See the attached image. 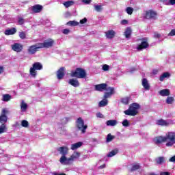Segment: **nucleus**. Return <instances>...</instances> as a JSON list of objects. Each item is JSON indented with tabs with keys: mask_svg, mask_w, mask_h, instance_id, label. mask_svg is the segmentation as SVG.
Here are the masks:
<instances>
[{
	"mask_svg": "<svg viewBox=\"0 0 175 175\" xmlns=\"http://www.w3.org/2000/svg\"><path fill=\"white\" fill-rule=\"evenodd\" d=\"M159 94L161 96H169L170 95V90L169 89H163L160 90Z\"/></svg>",
	"mask_w": 175,
	"mask_h": 175,
	"instance_id": "aec40b11",
	"label": "nucleus"
},
{
	"mask_svg": "<svg viewBox=\"0 0 175 175\" xmlns=\"http://www.w3.org/2000/svg\"><path fill=\"white\" fill-rule=\"evenodd\" d=\"M154 38H155V39H159V38H161V34L157 31H154Z\"/></svg>",
	"mask_w": 175,
	"mask_h": 175,
	"instance_id": "3c124183",
	"label": "nucleus"
},
{
	"mask_svg": "<svg viewBox=\"0 0 175 175\" xmlns=\"http://www.w3.org/2000/svg\"><path fill=\"white\" fill-rule=\"evenodd\" d=\"M142 85L146 91H149L150 90V84H148V81H147V79L144 78L142 79Z\"/></svg>",
	"mask_w": 175,
	"mask_h": 175,
	"instance_id": "412c9836",
	"label": "nucleus"
},
{
	"mask_svg": "<svg viewBox=\"0 0 175 175\" xmlns=\"http://www.w3.org/2000/svg\"><path fill=\"white\" fill-rule=\"evenodd\" d=\"M126 12L131 16V14L133 13V8H132V7H127L126 9Z\"/></svg>",
	"mask_w": 175,
	"mask_h": 175,
	"instance_id": "c03bdc74",
	"label": "nucleus"
},
{
	"mask_svg": "<svg viewBox=\"0 0 175 175\" xmlns=\"http://www.w3.org/2000/svg\"><path fill=\"white\" fill-rule=\"evenodd\" d=\"M166 143V147H173L175 144V132L168 131L165 136Z\"/></svg>",
	"mask_w": 175,
	"mask_h": 175,
	"instance_id": "7ed1b4c3",
	"label": "nucleus"
},
{
	"mask_svg": "<svg viewBox=\"0 0 175 175\" xmlns=\"http://www.w3.org/2000/svg\"><path fill=\"white\" fill-rule=\"evenodd\" d=\"M132 35V29L131 27H127L124 31V36L126 39H129Z\"/></svg>",
	"mask_w": 175,
	"mask_h": 175,
	"instance_id": "393cba45",
	"label": "nucleus"
},
{
	"mask_svg": "<svg viewBox=\"0 0 175 175\" xmlns=\"http://www.w3.org/2000/svg\"><path fill=\"white\" fill-rule=\"evenodd\" d=\"M107 91H109L108 92L111 93L112 95L114 94V88L113 87H108L106 89Z\"/></svg>",
	"mask_w": 175,
	"mask_h": 175,
	"instance_id": "49530a36",
	"label": "nucleus"
},
{
	"mask_svg": "<svg viewBox=\"0 0 175 175\" xmlns=\"http://www.w3.org/2000/svg\"><path fill=\"white\" fill-rule=\"evenodd\" d=\"M10 99H12V96H10V94H3L1 100H3V102H9Z\"/></svg>",
	"mask_w": 175,
	"mask_h": 175,
	"instance_id": "c756f323",
	"label": "nucleus"
},
{
	"mask_svg": "<svg viewBox=\"0 0 175 175\" xmlns=\"http://www.w3.org/2000/svg\"><path fill=\"white\" fill-rule=\"evenodd\" d=\"M57 151L61 154V155H67L69 149L66 146H62L57 148Z\"/></svg>",
	"mask_w": 175,
	"mask_h": 175,
	"instance_id": "dca6fc26",
	"label": "nucleus"
},
{
	"mask_svg": "<svg viewBox=\"0 0 175 175\" xmlns=\"http://www.w3.org/2000/svg\"><path fill=\"white\" fill-rule=\"evenodd\" d=\"M42 10H43V6L39 4H36L31 8L33 13H40Z\"/></svg>",
	"mask_w": 175,
	"mask_h": 175,
	"instance_id": "4468645a",
	"label": "nucleus"
},
{
	"mask_svg": "<svg viewBox=\"0 0 175 175\" xmlns=\"http://www.w3.org/2000/svg\"><path fill=\"white\" fill-rule=\"evenodd\" d=\"M40 49H49L53 47L54 44V40L50 39L49 41H44L43 43H38Z\"/></svg>",
	"mask_w": 175,
	"mask_h": 175,
	"instance_id": "6e6552de",
	"label": "nucleus"
},
{
	"mask_svg": "<svg viewBox=\"0 0 175 175\" xmlns=\"http://www.w3.org/2000/svg\"><path fill=\"white\" fill-rule=\"evenodd\" d=\"M175 36V29L171 30V31L168 33V36Z\"/></svg>",
	"mask_w": 175,
	"mask_h": 175,
	"instance_id": "603ef678",
	"label": "nucleus"
},
{
	"mask_svg": "<svg viewBox=\"0 0 175 175\" xmlns=\"http://www.w3.org/2000/svg\"><path fill=\"white\" fill-rule=\"evenodd\" d=\"M94 9L96 10V12H100L102 10V5H94Z\"/></svg>",
	"mask_w": 175,
	"mask_h": 175,
	"instance_id": "09e8293b",
	"label": "nucleus"
},
{
	"mask_svg": "<svg viewBox=\"0 0 175 175\" xmlns=\"http://www.w3.org/2000/svg\"><path fill=\"white\" fill-rule=\"evenodd\" d=\"M94 90L95 91H99L100 92L106 91V90H107V83H100L95 85Z\"/></svg>",
	"mask_w": 175,
	"mask_h": 175,
	"instance_id": "9b49d317",
	"label": "nucleus"
},
{
	"mask_svg": "<svg viewBox=\"0 0 175 175\" xmlns=\"http://www.w3.org/2000/svg\"><path fill=\"white\" fill-rule=\"evenodd\" d=\"M17 32V29L14 27H12L10 29H6L4 32L5 35L9 36V35H14Z\"/></svg>",
	"mask_w": 175,
	"mask_h": 175,
	"instance_id": "6ab92c4d",
	"label": "nucleus"
},
{
	"mask_svg": "<svg viewBox=\"0 0 175 175\" xmlns=\"http://www.w3.org/2000/svg\"><path fill=\"white\" fill-rule=\"evenodd\" d=\"M24 23H25V21L24 20V18L23 17H18V24L19 25H23V24H24Z\"/></svg>",
	"mask_w": 175,
	"mask_h": 175,
	"instance_id": "37998d69",
	"label": "nucleus"
},
{
	"mask_svg": "<svg viewBox=\"0 0 175 175\" xmlns=\"http://www.w3.org/2000/svg\"><path fill=\"white\" fill-rule=\"evenodd\" d=\"M59 162L61 163H65L66 165H69V162H70V160H69V159L66 158V156L62 155L60 157Z\"/></svg>",
	"mask_w": 175,
	"mask_h": 175,
	"instance_id": "5701e85b",
	"label": "nucleus"
},
{
	"mask_svg": "<svg viewBox=\"0 0 175 175\" xmlns=\"http://www.w3.org/2000/svg\"><path fill=\"white\" fill-rule=\"evenodd\" d=\"M122 125H123V126H129V121H128V120L125 119L123 120V122H122Z\"/></svg>",
	"mask_w": 175,
	"mask_h": 175,
	"instance_id": "a18cd8bd",
	"label": "nucleus"
},
{
	"mask_svg": "<svg viewBox=\"0 0 175 175\" xmlns=\"http://www.w3.org/2000/svg\"><path fill=\"white\" fill-rule=\"evenodd\" d=\"M117 154H118V149H115V150L111 151V152L107 155V157H108V158H111V157H114V155H116Z\"/></svg>",
	"mask_w": 175,
	"mask_h": 175,
	"instance_id": "7c9ffc66",
	"label": "nucleus"
},
{
	"mask_svg": "<svg viewBox=\"0 0 175 175\" xmlns=\"http://www.w3.org/2000/svg\"><path fill=\"white\" fill-rule=\"evenodd\" d=\"M11 47L14 51H16V53H21V51H23V44L20 43H14L11 45Z\"/></svg>",
	"mask_w": 175,
	"mask_h": 175,
	"instance_id": "f8f14e48",
	"label": "nucleus"
},
{
	"mask_svg": "<svg viewBox=\"0 0 175 175\" xmlns=\"http://www.w3.org/2000/svg\"><path fill=\"white\" fill-rule=\"evenodd\" d=\"M19 38L22 40L27 39V33L25 31H21L19 33Z\"/></svg>",
	"mask_w": 175,
	"mask_h": 175,
	"instance_id": "79ce46f5",
	"label": "nucleus"
},
{
	"mask_svg": "<svg viewBox=\"0 0 175 175\" xmlns=\"http://www.w3.org/2000/svg\"><path fill=\"white\" fill-rule=\"evenodd\" d=\"M160 175H170V172H162L160 173Z\"/></svg>",
	"mask_w": 175,
	"mask_h": 175,
	"instance_id": "4d7b16f0",
	"label": "nucleus"
},
{
	"mask_svg": "<svg viewBox=\"0 0 175 175\" xmlns=\"http://www.w3.org/2000/svg\"><path fill=\"white\" fill-rule=\"evenodd\" d=\"M169 161H170V162H175V156L171 157V158L169 159Z\"/></svg>",
	"mask_w": 175,
	"mask_h": 175,
	"instance_id": "052dcab7",
	"label": "nucleus"
},
{
	"mask_svg": "<svg viewBox=\"0 0 175 175\" xmlns=\"http://www.w3.org/2000/svg\"><path fill=\"white\" fill-rule=\"evenodd\" d=\"M155 162L157 165H162V163H165V160L163 157H159L155 159Z\"/></svg>",
	"mask_w": 175,
	"mask_h": 175,
	"instance_id": "cd10ccee",
	"label": "nucleus"
},
{
	"mask_svg": "<svg viewBox=\"0 0 175 175\" xmlns=\"http://www.w3.org/2000/svg\"><path fill=\"white\" fill-rule=\"evenodd\" d=\"M76 128H77V130L80 131L81 133L84 134L87 132L88 126L87 124H84V120H83V118H78L76 121Z\"/></svg>",
	"mask_w": 175,
	"mask_h": 175,
	"instance_id": "20e7f679",
	"label": "nucleus"
},
{
	"mask_svg": "<svg viewBox=\"0 0 175 175\" xmlns=\"http://www.w3.org/2000/svg\"><path fill=\"white\" fill-rule=\"evenodd\" d=\"M83 2L86 3V5H90V3H91V0H83Z\"/></svg>",
	"mask_w": 175,
	"mask_h": 175,
	"instance_id": "bf43d9fd",
	"label": "nucleus"
},
{
	"mask_svg": "<svg viewBox=\"0 0 175 175\" xmlns=\"http://www.w3.org/2000/svg\"><path fill=\"white\" fill-rule=\"evenodd\" d=\"M142 42H141L140 44H139L137 47V49L140 51L142 50H144V49H147L148 47H150V44H148V42L147 41H144L146 40L145 38H142Z\"/></svg>",
	"mask_w": 175,
	"mask_h": 175,
	"instance_id": "9d476101",
	"label": "nucleus"
},
{
	"mask_svg": "<svg viewBox=\"0 0 175 175\" xmlns=\"http://www.w3.org/2000/svg\"><path fill=\"white\" fill-rule=\"evenodd\" d=\"M66 69L65 67H61L56 72L57 79L62 80L65 77Z\"/></svg>",
	"mask_w": 175,
	"mask_h": 175,
	"instance_id": "1a4fd4ad",
	"label": "nucleus"
},
{
	"mask_svg": "<svg viewBox=\"0 0 175 175\" xmlns=\"http://www.w3.org/2000/svg\"><path fill=\"white\" fill-rule=\"evenodd\" d=\"M111 95H113V94H111V93L107 92L104 94V98L107 99V98H110V96H111Z\"/></svg>",
	"mask_w": 175,
	"mask_h": 175,
	"instance_id": "de8ad7c7",
	"label": "nucleus"
},
{
	"mask_svg": "<svg viewBox=\"0 0 175 175\" xmlns=\"http://www.w3.org/2000/svg\"><path fill=\"white\" fill-rule=\"evenodd\" d=\"M21 126L23 128H28V126H29V123L28 122V121L23 120L21 121Z\"/></svg>",
	"mask_w": 175,
	"mask_h": 175,
	"instance_id": "4c0bfd02",
	"label": "nucleus"
},
{
	"mask_svg": "<svg viewBox=\"0 0 175 175\" xmlns=\"http://www.w3.org/2000/svg\"><path fill=\"white\" fill-rule=\"evenodd\" d=\"M107 39H113L116 36V31L114 30H108L105 32Z\"/></svg>",
	"mask_w": 175,
	"mask_h": 175,
	"instance_id": "f3484780",
	"label": "nucleus"
},
{
	"mask_svg": "<svg viewBox=\"0 0 175 175\" xmlns=\"http://www.w3.org/2000/svg\"><path fill=\"white\" fill-rule=\"evenodd\" d=\"M106 125L107 126H116L117 125L116 120H109L106 122Z\"/></svg>",
	"mask_w": 175,
	"mask_h": 175,
	"instance_id": "bb28decb",
	"label": "nucleus"
},
{
	"mask_svg": "<svg viewBox=\"0 0 175 175\" xmlns=\"http://www.w3.org/2000/svg\"><path fill=\"white\" fill-rule=\"evenodd\" d=\"M81 146H83V142H77L74 144L71 145V149L75 151V150H77V148H80V147H81Z\"/></svg>",
	"mask_w": 175,
	"mask_h": 175,
	"instance_id": "b1692460",
	"label": "nucleus"
},
{
	"mask_svg": "<svg viewBox=\"0 0 175 175\" xmlns=\"http://www.w3.org/2000/svg\"><path fill=\"white\" fill-rule=\"evenodd\" d=\"M170 5H175V0H170Z\"/></svg>",
	"mask_w": 175,
	"mask_h": 175,
	"instance_id": "e2e57ef3",
	"label": "nucleus"
},
{
	"mask_svg": "<svg viewBox=\"0 0 175 175\" xmlns=\"http://www.w3.org/2000/svg\"><path fill=\"white\" fill-rule=\"evenodd\" d=\"M109 65H107V64H104V65L103 66V70H104L105 72H107V70H109Z\"/></svg>",
	"mask_w": 175,
	"mask_h": 175,
	"instance_id": "8fccbe9b",
	"label": "nucleus"
},
{
	"mask_svg": "<svg viewBox=\"0 0 175 175\" xmlns=\"http://www.w3.org/2000/svg\"><path fill=\"white\" fill-rule=\"evenodd\" d=\"M21 109L22 110V111H25V110H27V109H28V105H27V103H24V101H23L21 104Z\"/></svg>",
	"mask_w": 175,
	"mask_h": 175,
	"instance_id": "72a5a7b5",
	"label": "nucleus"
},
{
	"mask_svg": "<svg viewBox=\"0 0 175 175\" xmlns=\"http://www.w3.org/2000/svg\"><path fill=\"white\" fill-rule=\"evenodd\" d=\"M80 24H85L87 23V18H84L79 21Z\"/></svg>",
	"mask_w": 175,
	"mask_h": 175,
	"instance_id": "5fc2aeb1",
	"label": "nucleus"
},
{
	"mask_svg": "<svg viewBox=\"0 0 175 175\" xmlns=\"http://www.w3.org/2000/svg\"><path fill=\"white\" fill-rule=\"evenodd\" d=\"M122 103H123V105H129V97H125L122 98L121 100Z\"/></svg>",
	"mask_w": 175,
	"mask_h": 175,
	"instance_id": "ea45409f",
	"label": "nucleus"
},
{
	"mask_svg": "<svg viewBox=\"0 0 175 175\" xmlns=\"http://www.w3.org/2000/svg\"><path fill=\"white\" fill-rule=\"evenodd\" d=\"M67 25H70V27H77V25H79V22L76 21H70L67 23Z\"/></svg>",
	"mask_w": 175,
	"mask_h": 175,
	"instance_id": "473e14b6",
	"label": "nucleus"
},
{
	"mask_svg": "<svg viewBox=\"0 0 175 175\" xmlns=\"http://www.w3.org/2000/svg\"><path fill=\"white\" fill-rule=\"evenodd\" d=\"M139 109H140V105L134 103L131 104L129 109L124 111V113L126 114V116H131L132 117H135V116H137V113H139V111H137Z\"/></svg>",
	"mask_w": 175,
	"mask_h": 175,
	"instance_id": "f257e3e1",
	"label": "nucleus"
},
{
	"mask_svg": "<svg viewBox=\"0 0 175 175\" xmlns=\"http://www.w3.org/2000/svg\"><path fill=\"white\" fill-rule=\"evenodd\" d=\"M149 175H157V174L154 173V172H151V173L149 174Z\"/></svg>",
	"mask_w": 175,
	"mask_h": 175,
	"instance_id": "774afa93",
	"label": "nucleus"
},
{
	"mask_svg": "<svg viewBox=\"0 0 175 175\" xmlns=\"http://www.w3.org/2000/svg\"><path fill=\"white\" fill-rule=\"evenodd\" d=\"M166 142V138L163 136H157L154 137V144H162Z\"/></svg>",
	"mask_w": 175,
	"mask_h": 175,
	"instance_id": "2eb2a0df",
	"label": "nucleus"
},
{
	"mask_svg": "<svg viewBox=\"0 0 175 175\" xmlns=\"http://www.w3.org/2000/svg\"><path fill=\"white\" fill-rule=\"evenodd\" d=\"M80 157V152H74V153L68 158V161H75V159H77V158Z\"/></svg>",
	"mask_w": 175,
	"mask_h": 175,
	"instance_id": "4be33fe9",
	"label": "nucleus"
},
{
	"mask_svg": "<svg viewBox=\"0 0 175 175\" xmlns=\"http://www.w3.org/2000/svg\"><path fill=\"white\" fill-rule=\"evenodd\" d=\"M68 84L75 88H77L80 85V83L79 82V80L76 79H70L68 81Z\"/></svg>",
	"mask_w": 175,
	"mask_h": 175,
	"instance_id": "a211bd4d",
	"label": "nucleus"
},
{
	"mask_svg": "<svg viewBox=\"0 0 175 175\" xmlns=\"http://www.w3.org/2000/svg\"><path fill=\"white\" fill-rule=\"evenodd\" d=\"M43 66L40 62H35L33 64L32 67L30 68L29 73L33 77H36V70H42Z\"/></svg>",
	"mask_w": 175,
	"mask_h": 175,
	"instance_id": "39448f33",
	"label": "nucleus"
},
{
	"mask_svg": "<svg viewBox=\"0 0 175 175\" xmlns=\"http://www.w3.org/2000/svg\"><path fill=\"white\" fill-rule=\"evenodd\" d=\"M39 49H40V47L39 46V43H38L36 45H31L28 49V53L29 54H31V55L35 54V53H36V51H38Z\"/></svg>",
	"mask_w": 175,
	"mask_h": 175,
	"instance_id": "ddd939ff",
	"label": "nucleus"
},
{
	"mask_svg": "<svg viewBox=\"0 0 175 175\" xmlns=\"http://www.w3.org/2000/svg\"><path fill=\"white\" fill-rule=\"evenodd\" d=\"M144 18L145 20H157L158 18V13L152 10H147L144 14Z\"/></svg>",
	"mask_w": 175,
	"mask_h": 175,
	"instance_id": "423d86ee",
	"label": "nucleus"
},
{
	"mask_svg": "<svg viewBox=\"0 0 175 175\" xmlns=\"http://www.w3.org/2000/svg\"><path fill=\"white\" fill-rule=\"evenodd\" d=\"M96 117H97L98 118H103L105 116H103V114H102V113L98 112V113H96Z\"/></svg>",
	"mask_w": 175,
	"mask_h": 175,
	"instance_id": "864d4df0",
	"label": "nucleus"
},
{
	"mask_svg": "<svg viewBox=\"0 0 175 175\" xmlns=\"http://www.w3.org/2000/svg\"><path fill=\"white\" fill-rule=\"evenodd\" d=\"M139 169H140V165L139 164H134L131 168L130 172H135V170H139Z\"/></svg>",
	"mask_w": 175,
	"mask_h": 175,
	"instance_id": "f704fd0d",
	"label": "nucleus"
},
{
	"mask_svg": "<svg viewBox=\"0 0 175 175\" xmlns=\"http://www.w3.org/2000/svg\"><path fill=\"white\" fill-rule=\"evenodd\" d=\"M165 102L167 105H172L173 103V102H174V98H173L172 96H168V97H167Z\"/></svg>",
	"mask_w": 175,
	"mask_h": 175,
	"instance_id": "c9c22d12",
	"label": "nucleus"
},
{
	"mask_svg": "<svg viewBox=\"0 0 175 175\" xmlns=\"http://www.w3.org/2000/svg\"><path fill=\"white\" fill-rule=\"evenodd\" d=\"M106 167V164H103L100 166V169H105Z\"/></svg>",
	"mask_w": 175,
	"mask_h": 175,
	"instance_id": "69168bd1",
	"label": "nucleus"
},
{
	"mask_svg": "<svg viewBox=\"0 0 175 175\" xmlns=\"http://www.w3.org/2000/svg\"><path fill=\"white\" fill-rule=\"evenodd\" d=\"M5 129H6V124H2L0 126V135L2 134V133H4Z\"/></svg>",
	"mask_w": 175,
	"mask_h": 175,
	"instance_id": "a19ab883",
	"label": "nucleus"
},
{
	"mask_svg": "<svg viewBox=\"0 0 175 175\" xmlns=\"http://www.w3.org/2000/svg\"><path fill=\"white\" fill-rule=\"evenodd\" d=\"M69 32H70V31L68 29H64L63 30V33H64V35H68V33H69Z\"/></svg>",
	"mask_w": 175,
	"mask_h": 175,
	"instance_id": "6e6d98bb",
	"label": "nucleus"
},
{
	"mask_svg": "<svg viewBox=\"0 0 175 175\" xmlns=\"http://www.w3.org/2000/svg\"><path fill=\"white\" fill-rule=\"evenodd\" d=\"M1 73H3V67L0 66V75H1Z\"/></svg>",
	"mask_w": 175,
	"mask_h": 175,
	"instance_id": "338daca9",
	"label": "nucleus"
},
{
	"mask_svg": "<svg viewBox=\"0 0 175 175\" xmlns=\"http://www.w3.org/2000/svg\"><path fill=\"white\" fill-rule=\"evenodd\" d=\"M105 106H107V100H102L100 103H99V107H103Z\"/></svg>",
	"mask_w": 175,
	"mask_h": 175,
	"instance_id": "58836bf2",
	"label": "nucleus"
},
{
	"mask_svg": "<svg viewBox=\"0 0 175 175\" xmlns=\"http://www.w3.org/2000/svg\"><path fill=\"white\" fill-rule=\"evenodd\" d=\"M114 135H111V134H108L107 135V143H110V142H112L113 139H115Z\"/></svg>",
	"mask_w": 175,
	"mask_h": 175,
	"instance_id": "e433bc0d",
	"label": "nucleus"
},
{
	"mask_svg": "<svg viewBox=\"0 0 175 175\" xmlns=\"http://www.w3.org/2000/svg\"><path fill=\"white\" fill-rule=\"evenodd\" d=\"M63 5H64L65 8H70V6H73L75 5V1H65Z\"/></svg>",
	"mask_w": 175,
	"mask_h": 175,
	"instance_id": "2f4dec72",
	"label": "nucleus"
},
{
	"mask_svg": "<svg viewBox=\"0 0 175 175\" xmlns=\"http://www.w3.org/2000/svg\"><path fill=\"white\" fill-rule=\"evenodd\" d=\"M70 76L77 79H85L87 77V72L85 70L81 68H77L75 71L71 72Z\"/></svg>",
	"mask_w": 175,
	"mask_h": 175,
	"instance_id": "f03ea898",
	"label": "nucleus"
},
{
	"mask_svg": "<svg viewBox=\"0 0 175 175\" xmlns=\"http://www.w3.org/2000/svg\"><path fill=\"white\" fill-rule=\"evenodd\" d=\"M8 114H9V111L6 108L3 109L0 115V122L1 124L8 122Z\"/></svg>",
	"mask_w": 175,
	"mask_h": 175,
	"instance_id": "0eeeda50",
	"label": "nucleus"
},
{
	"mask_svg": "<svg viewBox=\"0 0 175 175\" xmlns=\"http://www.w3.org/2000/svg\"><path fill=\"white\" fill-rule=\"evenodd\" d=\"M53 175H66L65 173H61V174H57L56 172L53 173Z\"/></svg>",
	"mask_w": 175,
	"mask_h": 175,
	"instance_id": "0e129e2a",
	"label": "nucleus"
},
{
	"mask_svg": "<svg viewBox=\"0 0 175 175\" xmlns=\"http://www.w3.org/2000/svg\"><path fill=\"white\" fill-rule=\"evenodd\" d=\"M170 76H171V75L169 72H165L160 76L159 80H160V81H163V80H165V79H169V77H170Z\"/></svg>",
	"mask_w": 175,
	"mask_h": 175,
	"instance_id": "a878e982",
	"label": "nucleus"
},
{
	"mask_svg": "<svg viewBox=\"0 0 175 175\" xmlns=\"http://www.w3.org/2000/svg\"><path fill=\"white\" fill-rule=\"evenodd\" d=\"M158 72H159L158 70L154 69V70H152V74H153V75H157V74H158Z\"/></svg>",
	"mask_w": 175,
	"mask_h": 175,
	"instance_id": "680f3d73",
	"label": "nucleus"
},
{
	"mask_svg": "<svg viewBox=\"0 0 175 175\" xmlns=\"http://www.w3.org/2000/svg\"><path fill=\"white\" fill-rule=\"evenodd\" d=\"M157 125H161L162 126H167V125H168V124L167 123V122L165 120H164L163 119H160L158 120L157 121Z\"/></svg>",
	"mask_w": 175,
	"mask_h": 175,
	"instance_id": "c85d7f7f",
	"label": "nucleus"
},
{
	"mask_svg": "<svg viewBox=\"0 0 175 175\" xmlns=\"http://www.w3.org/2000/svg\"><path fill=\"white\" fill-rule=\"evenodd\" d=\"M121 24H122V25H125V24H128V20L124 19L121 21Z\"/></svg>",
	"mask_w": 175,
	"mask_h": 175,
	"instance_id": "13d9d810",
	"label": "nucleus"
}]
</instances>
